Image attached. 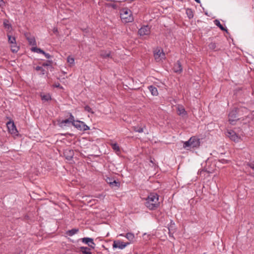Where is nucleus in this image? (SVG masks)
Returning <instances> with one entry per match:
<instances>
[{
    "mask_svg": "<svg viewBox=\"0 0 254 254\" xmlns=\"http://www.w3.org/2000/svg\"><path fill=\"white\" fill-rule=\"evenodd\" d=\"M214 24L217 26L218 27L220 28V29L222 30V31H226L227 33H228V30L226 28H224L222 25L220 23V21L217 20V19H216L214 21Z\"/></svg>",
    "mask_w": 254,
    "mask_h": 254,
    "instance_id": "nucleus-23",
    "label": "nucleus"
},
{
    "mask_svg": "<svg viewBox=\"0 0 254 254\" xmlns=\"http://www.w3.org/2000/svg\"><path fill=\"white\" fill-rule=\"evenodd\" d=\"M8 37V41L9 43L10 44H15V42H16L15 38L14 37H12L9 33L7 34Z\"/></svg>",
    "mask_w": 254,
    "mask_h": 254,
    "instance_id": "nucleus-27",
    "label": "nucleus"
},
{
    "mask_svg": "<svg viewBox=\"0 0 254 254\" xmlns=\"http://www.w3.org/2000/svg\"><path fill=\"white\" fill-rule=\"evenodd\" d=\"M67 62L70 65H72L74 64V59L73 58L69 56L67 58Z\"/></svg>",
    "mask_w": 254,
    "mask_h": 254,
    "instance_id": "nucleus-31",
    "label": "nucleus"
},
{
    "mask_svg": "<svg viewBox=\"0 0 254 254\" xmlns=\"http://www.w3.org/2000/svg\"><path fill=\"white\" fill-rule=\"evenodd\" d=\"M31 51L32 52H36L37 53H40L42 54H45V52L43 50L41 49L40 48H38L36 47L32 48Z\"/></svg>",
    "mask_w": 254,
    "mask_h": 254,
    "instance_id": "nucleus-29",
    "label": "nucleus"
},
{
    "mask_svg": "<svg viewBox=\"0 0 254 254\" xmlns=\"http://www.w3.org/2000/svg\"><path fill=\"white\" fill-rule=\"evenodd\" d=\"M78 232V229H73L70 230H68V231H66V235H67L68 236L72 237L73 235H74L75 234H77Z\"/></svg>",
    "mask_w": 254,
    "mask_h": 254,
    "instance_id": "nucleus-21",
    "label": "nucleus"
},
{
    "mask_svg": "<svg viewBox=\"0 0 254 254\" xmlns=\"http://www.w3.org/2000/svg\"><path fill=\"white\" fill-rule=\"evenodd\" d=\"M83 142L85 141V138L84 137H82Z\"/></svg>",
    "mask_w": 254,
    "mask_h": 254,
    "instance_id": "nucleus-46",
    "label": "nucleus"
},
{
    "mask_svg": "<svg viewBox=\"0 0 254 254\" xmlns=\"http://www.w3.org/2000/svg\"><path fill=\"white\" fill-rule=\"evenodd\" d=\"M208 46L209 49L212 50L218 51L220 50V49L217 48L216 43L214 42H212L210 43Z\"/></svg>",
    "mask_w": 254,
    "mask_h": 254,
    "instance_id": "nucleus-24",
    "label": "nucleus"
},
{
    "mask_svg": "<svg viewBox=\"0 0 254 254\" xmlns=\"http://www.w3.org/2000/svg\"><path fill=\"white\" fill-rule=\"evenodd\" d=\"M173 225H174V224H173ZM173 224H171L170 225V227H168V230H169V234L170 235V233H171V228L173 227Z\"/></svg>",
    "mask_w": 254,
    "mask_h": 254,
    "instance_id": "nucleus-39",
    "label": "nucleus"
},
{
    "mask_svg": "<svg viewBox=\"0 0 254 254\" xmlns=\"http://www.w3.org/2000/svg\"><path fill=\"white\" fill-rule=\"evenodd\" d=\"M148 89L153 96L158 95V92L156 87L153 85H150L148 86Z\"/></svg>",
    "mask_w": 254,
    "mask_h": 254,
    "instance_id": "nucleus-18",
    "label": "nucleus"
},
{
    "mask_svg": "<svg viewBox=\"0 0 254 254\" xmlns=\"http://www.w3.org/2000/svg\"><path fill=\"white\" fill-rule=\"evenodd\" d=\"M195 0L196 2H197V3H199L200 2V0Z\"/></svg>",
    "mask_w": 254,
    "mask_h": 254,
    "instance_id": "nucleus-43",
    "label": "nucleus"
},
{
    "mask_svg": "<svg viewBox=\"0 0 254 254\" xmlns=\"http://www.w3.org/2000/svg\"><path fill=\"white\" fill-rule=\"evenodd\" d=\"M91 249L89 247H80V252L83 254H92V253L90 252Z\"/></svg>",
    "mask_w": 254,
    "mask_h": 254,
    "instance_id": "nucleus-17",
    "label": "nucleus"
},
{
    "mask_svg": "<svg viewBox=\"0 0 254 254\" xmlns=\"http://www.w3.org/2000/svg\"><path fill=\"white\" fill-rule=\"evenodd\" d=\"M110 185L112 186H116V187H119L120 185V184L118 182H117L116 180H114L113 182L110 181L108 182Z\"/></svg>",
    "mask_w": 254,
    "mask_h": 254,
    "instance_id": "nucleus-33",
    "label": "nucleus"
},
{
    "mask_svg": "<svg viewBox=\"0 0 254 254\" xmlns=\"http://www.w3.org/2000/svg\"><path fill=\"white\" fill-rule=\"evenodd\" d=\"M24 35L29 45L32 46L36 45V42L34 36L31 35L29 33H25Z\"/></svg>",
    "mask_w": 254,
    "mask_h": 254,
    "instance_id": "nucleus-11",
    "label": "nucleus"
},
{
    "mask_svg": "<svg viewBox=\"0 0 254 254\" xmlns=\"http://www.w3.org/2000/svg\"><path fill=\"white\" fill-rule=\"evenodd\" d=\"M47 59H50L52 56L48 53L45 52V54H43Z\"/></svg>",
    "mask_w": 254,
    "mask_h": 254,
    "instance_id": "nucleus-35",
    "label": "nucleus"
},
{
    "mask_svg": "<svg viewBox=\"0 0 254 254\" xmlns=\"http://www.w3.org/2000/svg\"><path fill=\"white\" fill-rule=\"evenodd\" d=\"M50 65V64H45V63H44V64H43V66H48V65Z\"/></svg>",
    "mask_w": 254,
    "mask_h": 254,
    "instance_id": "nucleus-41",
    "label": "nucleus"
},
{
    "mask_svg": "<svg viewBox=\"0 0 254 254\" xmlns=\"http://www.w3.org/2000/svg\"><path fill=\"white\" fill-rule=\"evenodd\" d=\"M120 236L125 237L129 242L130 244L133 242L134 240V235L132 233H127L125 235L122 234Z\"/></svg>",
    "mask_w": 254,
    "mask_h": 254,
    "instance_id": "nucleus-14",
    "label": "nucleus"
},
{
    "mask_svg": "<svg viewBox=\"0 0 254 254\" xmlns=\"http://www.w3.org/2000/svg\"><path fill=\"white\" fill-rule=\"evenodd\" d=\"M60 86V84L59 83H58L57 84L55 85V87H59Z\"/></svg>",
    "mask_w": 254,
    "mask_h": 254,
    "instance_id": "nucleus-42",
    "label": "nucleus"
},
{
    "mask_svg": "<svg viewBox=\"0 0 254 254\" xmlns=\"http://www.w3.org/2000/svg\"><path fill=\"white\" fill-rule=\"evenodd\" d=\"M4 5V2L3 0H0V7H3Z\"/></svg>",
    "mask_w": 254,
    "mask_h": 254,
    "instance_id": "nucleus-37",
    "label": "nucleus"
},
{
    "mask_svg": "<svg viewBox=\"0 0 254 254\" xmlns=\"http://www.w3.org/2000/svg\"><path fill=\"white\" fill-rule=\"evenodd\" d=\"M200 145V139L196 136L191 137L189 140L184 142V148L190 147L191 148H197Z\"/></svg>",
    "mask_w": 254,
    "mask_h": 254,
    "instance_id": "nucleus-4",
    "label": "nucleus"
},
{
    "mask_svg": "<svg viewBox=\"0 0 254 254\" xmlns=\"http://www.w3.org/2000/svg\"><path fill=\"white\" fill-rule=\"evenodd\" d=\"M186 14L189 19H191L193 17V13L191 8H187L186 10Z\"/></svg>",
    "mask_w": 254,
    "mask_h": 254,
    "instance_id": "nucleus-25",
    "label": "nucleus"
},
{
    "mask_svg": "<svg viewBox=\"0 0 254 254\" xmlns=\"http://www.w3.org/2000/svg\"><path fill=\"white\" fill-rule=\"evenodd\" d=\"M10 47L12 52L14 53H17L19 50V47L17 46L16 42H15V44H11Z\"/></svg>",
    "mask_w": 254,
    "mask_h": 254,
    "instance_id": "nucleus-28",
    "label": "nucleus"
},
{
    "mask_svg": "<svg viewBox=\"0 0 254 254\" xmlns=\"http://www.w3.org/2000/svg\"><path fill=\"white\" fill-rule=\"evenodd\" d=\"M87 145H91V143H90V142H89H89H88V143H87Z\"/></svg>",
    "mask_w": 254,
    "mask_h": 254,
    "instance_id": "nucleus-44",
    "label": "nucleus"
},
{
    "mask_svg": "<svg viewBox=\"0 0 254 254\" xmlns=\"http://www.w3.org/2000/svg\"><path fill=\"white\" fill-rule=\"evenodd\" d=\"M35 69L37 70V71H41V73L42 75H44L45 74V69L41 66H37L36 67H35Z\"/></svg>",
    "mask_w": 254,
    "mask_h": 254,
    "instance_id": "nucleus-30",
    "label": "nucleus"
},
{
    "mask_svg": "<svg viewBox=\"0 0 254 254\" xmlns=\"http://www.w3.org/2000/svg\"><path fill=\"white\" fill-rule=\"evenodd\" d=\"M220 162H221L222 163H228L229 161L228 160H226V159H222L220 160Z\"/></svg>",
    "mask_w": 254,
    "mask_h": 254,
    "instance_id": "nucleus-36",
    "label": "nucleus"
},
{
    "mask_svg": "<svg viewBox=\"0 0 254 254\" xmlns=\"http://www.w3.org/2000/svg\"><path fill=\"white\" fill-rule=\"evenodd\" d=\"M145 128V126H143L142 127H139V126H134L132 127L133 130L139 133H141L143 132L144 128Z\"/></svg>",
    "mask_w": 254,
    "mask_h": 254,
    "instance_id": "nucleus-20",
    "label": "nucleus"
},
{
    "mask_svg": "<svg viewBox=\"0 0 254 254\" xmlns=\"http://www.w3.org/2000/svg\"><path fill=\"white\" fill-rule=\"evenodd\" d=\"M80 240L83 244L88 245V246L92 249H95L96 244L94 242L93 239L88 237H84L80 239Z\"/></svg>",
    "mask_w": 254,
    "mask_h": 254,
    "instance_id": "nucleus-7",
    "label": "nucleus"
},
{
    "mask_svg": "<svg viewBox=\"0 0 254 254\" xmlns=\"http://www.w3.org/2000/svg\"><path fill=\"white\" fill-rule=\"evenodd\" d=\"M159 198L156 193H150L145 199V205L150 210L156 209L160 205Z\"/></svg>",
    "mask_w": 254,
    "mask_h": 254,
    "instance_id": "nucleus-1",
    "label": "nucleus"
},
{
    "mask_svg": "<svg viewBox=\"0 0 254 254\" xmlns=\"http://www.w3.org/2000/svg\"><path fill=\"white\" fill-rule=\"evenodd\" d=\"M53 32H54V33L57 32H58V29H57V28H54V29H53Z\"/></svg>",
    "mask_w": 254,
    "mask_h": 254,
    "instance_id": "nucleus-40",
    "label": "nucleus"
},
{
    "mask_svg": "<svg viewBox=\"0 0 254 254\" xmlns=\"http://www.w3.org/2000/svg\"><path fill=\"white\" fill-rule=\"evenodd\" d=\"M42 100L45 101H49L51 99V97L50 95H44L41 96Z\"/></svg>",
    "mask_w": 254,
    "mask_h": 254,
    "instance_id": "nucleus-32",
    "label": "nucleus"
},
{
    "mask_svg": "<svg viewBox=\"0 0 254 254\" xmlns=\"http://www.w3.org/2000/svg\"><path fill=\"white\" fill-rule=\"evenodd\" d=\"M89 127L87 126L83 122L80 121V130L83 131L89 130Z\"/></svg>",
    "mask_w": 254,
    "mask_h": 254,
    "instance_id": "nucleus-26",
    "label": "nucleus"
},
{
    "mask_svg": "<svg viewBox=\"0 0 254 254\" xmlns=\"http://www.w3.org/2000/svg\"><path fill=\"white\" fill-rule=\"evenodd\" d=\"M120 17L124 23H128L133 21L132 11L126 7L120 10Z\"/></svg>",
    "mask_w": 254,
    "mask_h": 254,
    "instance_id": "nucleus-3",
    "label": "nucleus"
},
{
    "mask_svg": "<svg viewBox=\"0 0 254 254\" xmlns=\"http://www.w3.org/2000/svg\"><path fill=\"white\" fill-rule=\"evenodd\" d=\"M71 157H72V156H69V158L66 157V159H70L71 158Z\"/></svg>",
    "mask_w": 254,
    "mask_h": 254,
    "instance_id": "nucleus-45",
    "label": "nucleus"
},
{
    "mask_svg": "<svg viewBox=\"0 0 254 254\" xmlns=\"http://www.w3.org/2000/svg\"><path fill=\"white\" fill-rule=\"evenodd\" d=\"M130 243H125L119 240L115 241L113 244V248L123 250Z\"/></svg>",
    "mask_w": 254,
    "mask_h": 254,
    "instance_id": "nucleus-9",
    "label": "nucleus"
},
{
    "mask_svg": "<svg viewBox=\"0 0 254 254\" xmlns=\"http://www.w3.org/2000/svg\"><path fill=\"white\" fill-rule=\"evenodd\" d=\"M173 70L175 73L179 74L183 71V67L179 61H178L177 63L174 64Z\"/></svg>",
    "mask_w": 254,
    "mask_h": 254,
    "instance_id": "nucleus-12",
    "label": "nucleus"
},
{
    "mask_svg": "<svg viewBox=\"0 0 254 254\" xmlns=\"http://www.w3.org/2000/svg\"><path fill=\"white\" fill-rule=\"evenodd\" d=\"M100 55L103 59L112 58L110 51H102Z\"/></svg>",
    "mask_w": 254,
    "mask_h": 254,
    "instance_id": "nucleus-15",
    "label": "nucleus"
},
{
    "mask_svg": "<svg viewBox=\"0 0 254 254\" xmlns=\"http://www.w3.org/2000/svg\"><path fill=\"white\" fill-rule=\"evenodd\" d=\"M110 145L115 152L118 153L120 152V147L117 143H111Z\"/></svg>",
    "mask_w": 254,
    "mask_h": 254,
    "instance_id": "nucleus-22",
    "label": "nucleus"
},
{
    "mask_svg": "<svg viewBox=\"0 0 254 254\" xmlns=\"http://www.w3.org/2000/svg\"><path fill=\"white\" fill-rule=\"evenodd\" d=\"M177 113L180 116H185L187 114L185 109L182 105H178L177 107Z\"/></svg>",
    "mask_w": 254,
    "mask_h": 254,
    "instance_id": "nucleus-16",
    "label": "nucleus"
},
{
    "mask_svg": "<svg viewBox=\"0 0 254 254\" xmlns=\"http://www.w3.org/2000/svg\"><path fill=\"white\" fill-rule=\"evenodd\" d=\"M7 127L8 131L11 134H15L17 132L16 127L15 126L13 122H8L7 123Z\"/></svg>",
    "mask_w": 254,
    "mask_h": 254,
    "instance_id": "nucleus-13",
    "label": "nucleus"
},
{
    "mask_svg": "<svg viewBox=\"0 0 254 254\" xmlns=\"http://www.w3.org/2000/svg\"><path fill=\"white\" fill-rule=\"evenodd\" d=\"M70 125L76 127L77 128L79 127V125L75 124L74 117L71 114H70L69 117L68 119L63 120L59 123V125L62 127L69 126Z\"/></svg>",
    "mask_w": 254,
    "mask_h": 254,
    "instance_id": "nucleus-5",
    "label": "nucleus"
},
{
    "mask_svg": "<svg viewBox=\"0 0 254 254\" xmlns=\"http://www.w3.org/2000/svg\"><path fill=\"white\" fill-rule=\"evenodd\" d=\"M84 108L85 111H87L88 113H91L92 114L94 113V112L92 111V109L89 106L86 105L84 107Z\"/></svg>",
    "mask_w": 254,
    "mask_h": 254,
    "instance_id": "nucleus-34",
    "label": "nucleus"
},
{
    "mask_svg": "<svg viewBox=\"0 0 254 254\" xmlns=\"http://www.w3.org/2000/svg\"><path fill=\"white\" fill-rule=\"evenodd\" d=\"M245 112L246 114L249 112L248 109L245 107H241L239 108H234L231 110L230 112L228 118L229 122L232 125H235V122L241 119V118L239 117L242 115V113Z\"/></svg>",
    "mask_w": 254,
    "mask_h": 254,
    "instance_id": "nucleus-2",
    "label": "nucleus"
},
{
    "mask_svg": "<svg viewBox=\"0 0 254 254\" xmlns=\"http://www.w3.org/2000/svg\"><path fill=\"white\" fill-rule=\"evenodd\" d=\"M227 133V135L230 138V139L235 142H239L241 139V137L234 130H228Z\"/></svg>",
    "mask_w": 254,
    "mask_h": 254,
    "instance_id": "nucleus-8",
    "label": "nucleus"
},
{
    "mask_svg": "<svg viewBox=\"0 0 254 254\" xmlns=\"http://www.w3.org/2000/svg\"><path fill=\"white\" fill-rule=\"evenodd\" d=\"M138 34L140 36L148 35L150 34V29L148 26H143L138 30Z\"/></svg>",
    "mask_w": 254,
    "mask_h": 254,
    "instance_id": "nucleus-10",
    "label": "nucleus"
},
{
    "mask_svg": "<svg viewBox=\"0 0 254 254\" xmlns=\"http://www.w3.org/2000/svg\"><path fill=\"white\" fill-rule=\"evenodd\" d=\"M3 26L5 28L7 29L9 32H10L12 30V26L11 24L9 23V21L7 19H4L3 22Z\"/></svg>",
    "mask_w": 254,
    "mask_h": 254,
    "instance_id": "nucleus-19",
    "label": "nucleus"
},
{
    "mask_svg": "<svg viewBox=\"0 0 254 254\" xmlns=\"http://www.w3.org/2000/svg\"><path fill=\"white\" fill-rule=\"evenodd\" d=\"M153 54L155 60L157 62H161L165 59V54L161 48L157 47L153 51Z\"/></svg>",
    "mask_w": 254,
    "mask_h": 254,
    "instance_id": "nucleus-6",
    "label": "nucleus"
},
{
    "mask_svg": "<svg viewBox=\"0 0 254 254\" xmlns=\"http://www.w3.org/2000/svg\"><path fill=\"white\" fill-rule=\"evenodd\" d=\"M247 165L252 169H254V165L252 163H248Z\"/></svg>",
    "mask_w": 254,
    "mask_h": 254,
    "instance_id": "nucleus-38",
    "label": "nucleus"
}]
</instances>
